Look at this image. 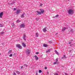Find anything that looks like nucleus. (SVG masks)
<instances>
[{
  "label": "nucleus",
  "instance_id": "49530a36",
  "mask_svg": "<svg viewBox=\"0 0 75 75\" xmlns=\"http://www.w3.org/2000/svg\"><path fill=\"white\" fill-rule=\"evenodd\" d=\"M24 40H25V41L26 40V39H25V38L24 39H23Z\"/></svg>",
  "mask_w": 75,
  "mask_h": 75
},
{
  "label": "nucleus",
  "instance_id": "9d476101",
  "mask_svg": "<svg viewBox=\"0 0 75 75\" xmlns=\"http://www.w3.org/2000/svg\"><path fill=\"white\" fill-rule=\"evenodd\" d=\"M34 57H35V58L36 59V60H38L39 58L38 57H37V55H35L34 56Z\"/></svg>",
  "mask_w": 75,
  "mask_h": 75
},
{
  "label": "nucleus",
  "instance_id": "37998d69",
  "mask_svg": "<svg viewBox=\"0 0 75 75\" xmlns=\"http://www.w3.org/2000/svg\"><path fill=\"white\" fill-rule=\"evenodd\" d=\"M47 74L48 75H49V72H48V71L47 72Z\"/></svg>",
  "mask_w": 75,
  "mask_h": 75
},
{
  "label": "nucleus",
  "instance_id": "09e8293b",
  "mask_svg": "<svg viewBox=\"0 0 75 75\" xmlns=\"http://www.w3.org/2000/svg\"><path fill=\"white\" fill-rule=\"evenodd\" d=\"M49 42H50V43H52V42H51L50 41H49Z\"/></svg>",
  "mask_w": 75,
  "mask_h": 75
},
{
  "label": "nucleus",
  "instance_id": "864d4df0",
  "mask_svg": "<svg viewBox=\"0 0 75 75\" xmlns=\"http://www.w3.org/2000/svg\"><path fill=\"white\" fill-rule=\"evenodd\" d=\"M14 55H16V53H14Z\"/></svg>",
  "mask_w": 75,
  "mask_h": 75
},
{
  "label": "nucleus",
  "instance_id": "4d7b16f0",
  "mask_svg": "<svg viewBox=\"0 0 75 75\" xmlns=\"http://www.w3.org/2000/svg\"><path fill=\"white\" fill-rule=\"evenodd\" d=\"M69 0H68V1H69Z\"/></svg>",
  "mask_w": 75,
  "mask_h": 75
},
{
  "label": "nucleus",
  "instance_id": "7ed1b4c3",
  "mask_svg": "<svg viewBox=\"0 0 75 75\" xmlns=\"http://www.w3.org/2000/svg\"><path fill=\"white\" fill-rule=\"evenodd\" d=\"M16 47L17 48H18L19 49H22V46H20V45L19 44L16 45Z\"/></svg>",
  "mask_w": 75,
  "mask_h": 75
},
{
  "label": "nucleus",
  "instance_id": "de8ad7c7",
  "mask_svg": "<svg viewBox=\"0 0 75 75\" xmlns=\"http://www.w3.org/2000/svg\"><path fill=\"white\" fill-rule=\"evenodd\" d=\"M36 75H38V73H37L36 74Z\"/></svg>",
  "mask_w": 75,
  "mask_h": 75
},
{
  "label": "nucleus",
  "instance_id": "2eb2a0df",
  "mask_svg": "<svg viewBox=\"0 0 75 75\" xmlns=\"http://www.w3.org/2000/svg\"><path fill=\"white\" fill-rule=\"evenodd\" d=\"M73 41V40H70V41L68 42V43L69 44H71L72 43V42Z\"/></svg>",
  "mask_w": 75,
  "mask_h": 75
},
{
  "label": "nucleus",
  "instance_id": "4468645a",
  "mask_svg": "<svg viewBox=\"0 0 75 75\" xmlns=\"http://www.w3.org/2000/svg\"><path fill=\"white\" fill-rule=\"evenodd\" d=\"M55 52L56 53V54H57V55H59V53L58 52H57V50H55Z\"/></svg>",
  "mask_w": 75,
  "mask_h": 75
},
{
  "label": "nucleus",
  "instance_id": "c756f323",
  "mask_svg": "<svg viewBox=\"0 0 75 75\" xmlns=\"http://www.w3.org/2000/svg\"><path fill=\"white\" fill-rule=\"evenodd\" d=\"M9 57H12V56H13V54H10L9 55Z\"/></svg>",
  "mask_w": 75,
  "mask_h": 75
},
{
  "label": "nucleus",
  "instance_id": "a19ab883",
  "mask_svg": "<svg viewBox=\"0 0 75 75\" xmlns=\"http://www.w3.org/2000/svg\"><path fill=\"white\" fill-rule=\"evenodd\" d=\"M21 69H23V66H21Z\"/></svg>",
  "mask_w": 75,
  "mask_h": 75
},
{
  "label": "nucleus",
  "instance_id": "3c124183",
  "mask_svg": "<svg viewBox=\"0 0 75 75\" xmlns=\"http://www.w3.org/2000/svg\"><path fill=\"white\" fill-rule=\"evenodd\" d=\"M71 51H72V50H70V52H71Z\"/></svg>",
  "mask_w": 75,
  "mask_h": 75
},
{
  "label": "nucleus",
  "instance_id": "f704fd0d",
  "mask_svg": "<svg viewBox=\"0 0 75 75\" xmlns=\"http://www.w3.org/2000/svg\"><path fill=\"white\" fill-rule=\"evenodd\" d=\"M56 62H58V58L56 59Z\"/></svg>",
  "mask_w": 75,
  "mask_h": 75
},
{
  "label": "nucleus",
  "instance_id": "9b49d317",
  "mask_svg": "<svg viewBox=\"0 0 75 75\" xmlns=\"http://www.w3.org/2000/svg\"><path fill=\"white\" fill-rule=\"evenodd\" d=\"M25 14V13H24L23 14H22L21 16V18H24V15Z\"/></svg>",
  "mask_w": 75,
  "mask_h": 75
},
{
  "label": "nucleus",
  "instance_id": "393cba45",
  "mask_svg": "<svg viewBox=\"0 0 75 75\" xmlns=\"http://www.w3.org/2000/svg\"><path fill=\"white\" fill-rule=\"evenodd\" d=\"M39 19H40L38 18H36V21H38V20H39Z\"/></svg>",
  "mask_w": 75,
  "mask_h": 75
},
{
  "label": "nucleus",
  "instance_id": "6ab92c4d",
  "mask_svg": "<svg viewBox=\"0 0 75 75\" xmlns=\"http://www.w3.org/2000/svg\"><path fill=\"white\" fill-rule=\"evenodd\" d=\"M59 16L57 14L55 16L53 17V18H57V17H58Z\"/></svg>",
  "mask_w": 75,
  "mask_h": 75
},
{
  "label": "nucleus",
  "instance_id": "b1692460",
  "mask_svg": "<svg viewBox=\"0 0 75 75\" xmlns=\"http://www.w3.org/2000/svg\"><path fill=\"white\" fill-rule=\"evenodd\" d=\"M16 23H20V21L19 20H17V21H16Z\"/></svg>",
  "mask_w": 75,
  "mask_h": 75
},
{
  "label": "nucleus",
  "instance_id": "e433bc0d",
  "mask_svg": "<svg viewBox=\"0 0 75 75\" xmlns=\"http://www.w3.org/2000/svg\"><path fill=\"white\" fill-rule=\"evenodd\" d=\"M0 25H1V26H0L1 27H3V25H2V24H0Z\"/></svg>",
  "mask_w": 75,
  "mask_h": 75
},
{
  "label": "nucleus",
  "instance_id": "1a4fd4ad",
  "mask_svg": "<svg viewBox=\"0 0 75 75\" xmlns=\"http://www.w3.org/2000/svg\"><path fill=\"white\" fill-rule=\"evenodd\" d=\"M20 10H18L16 11V13L17 14H20Z\"/></svg>",
  "mask_w": 75,
  "mask_h": 75
},
{
  "label": "nucleus",
  "instance_id": "ea45409f",
  "mask_svg": "<svg viewBox=\"0 0 75 75\" xmlns=\"http://www.w3.org/2000/svg\"><path fill=\"white\" fill-rule=\"evenodd\" d=\"M45 69H47V67H45Z\"/></svg>",
  "mask_w": 75,
  "mask_h": 75
},
{
  "label": "nucleus",
  "instance_id": "4c0bfd02",
  "mask_svg": "<svg viewBox=\"0 0 75 75\" xmlns=\"http://www.w3.org/2000/svg\"><path fill=\"white\" fill-rule=\"evenodd\" d=\"M54 75H58V74L57 73H55L54 74Z\"/></svg>",
  "mask_w": 75,
  "mask_h": 75
},
{
  "label": "nucleus",
  "instance_id": "5fc2aeb1",
  "mask_svg": "<svg viewBox=\"0 0 75 75\" xmlns=\"http://www.w3.org/2000/svg\"><path fill=\"white\" fill-rule=\"evenodd\" d=\"M1 55V53H0V55Z\"/></svg>",
  "mask_w": 75,
  "mask_h": 75
},
{
  "label": "nucleus",
  "instance_id": "412c9836",
  "mask_svg": "<svg viewBox=\"0 0 75 75\" xmlns=\"http://www.w3.org/2000/svg\"><path fill=\"white\" fill-rule=\"evenodd\" d=\"M16 72L17 74H20V72L18 71H16Z\"/></svg>",
  "mask_w": 75,
  "mask_h": 75
},
{
  "label": "nucleus",
  "instance_id": "a211bd4d",
  "mask_svg": "<svg viewBox=\"0 0 75 75\" xmlns=\"http://www.w3.org/2000/svg\"><path fill=\"white\" fill-rule=\"evenodd\" d=\"M43 47H48V45L45 44L43 45Z\"/></svg>",
  "mask_w": 75,
  "mask_h": 75
},
{
  "label": "nucleus",
  "instance_id": "ddd939ff",
  "mask_svg": "<svg viewBox=\"0 0 75 75\" xmlns=\"http://www.w3.org/2000/svg\"><path fill=\"white\" fill-rule=\"evenodd\" d=\"M66 28H67L66 27H64V28H62V31H65V30H66Z\"/></svg>",
  "mask_w": 75,
  "mask_h": 75
},
{
  "label": "nucleus",
  "instance_id": "6e6d98bb",
  "mask_svg": "<svg viewBox=\"0 0 75 75\" xmlns=\"http://www.w3.org/2000/svg\"><path fill=\"white\" fill-rule=\"evenodd\" d=\"M23 35H25V34L24 33V34H23Z\"/></svg>",
  "mask_w": 75,
  "mask_h": 75
},
{
  "label": "nucleus",
  "instance_id": "7c9ffc66",
  "mask_svg": "<svg viewBox=\"0 0 75 75\" xmlns=\"http://www.w3.org/2000/svg\"><path fill=\"white\" fill-rule=\"evenodd\" d=\"M24 66H25V67H28V65L27 64H24Z\"/></svg>",
  "mask_w": 75,
  "mask_h": 75
},
{
  "label": "nucleus",
  "instance_id": "c85d7f7f",
  "mask_svg": "<svg viewBox=\"0 0 75 75\" xmlns=\"http://www.w3.org/2000/svg\"><path fill=\"white\" fill-rule=\"evenodd\" d=\"M15 2H12L11 4H10H10H11V5H13V4H14V3H15Z\"/></svg>",
  "mask_w": 75,
  "mask_h": 75
},
{
  "label": "nucleus",
  "instance_id": "f3484780",
  "mask_svg": "<svg viewBox=\"0 0 75 75\" xmlns=\"http://www.w3.org/2000/svg\"><path fill=\"white\" fill-rule=\"evenodd\" d=\"M22 45L23 46V47H26V45L24 43H22Z\"/></svg>",
  "mask_w": 75,
  "mask_h": 75
},
{
  "label": "nucleus",
  "instance_id": "a18cd8bd",
  "mask_svg": "<svg viewBox=\"0 0 75 75\" xmlns=\"http://www.w3.org/2000/svg\"><path fill=\"white\" fill-rule=\"evenodd\" d=\"M14 10H16V8H14Z\"/></svg>",
  "mask_w": 75,
  "mask_h": 75
},
{
  "label": "nucleus",
  "instance_id": "8fccbe9b",
  "mask_svg": "<svg viewBox=\"0 0 75 75\" xmlns=\"http://www.w3.org/2000/svg\"><path fill=\"white\" fill-rule=\"evenodd\" d=\"M8 4H10V3H8Z\"/></svg>",
  "mask_w": 75,
  "mask_h": 75
},
{
  "label": "nucleus",
  "instance_id": "f03ea898",
  "mask_svg": "<svg viewBox=\"0 0 75 75\" xmlns=\"http://www.w3.org/2000/svg\"><path fill=\"white\" fill-rule=\"evenodd\" d=\"M25 53L26 55H29L30 54V50L29 49H27L26 50Z\"/></svg>",
  "mask_w": 75,
  "mask_h": 75
},
{
  "label": "nucleus",
  "instance_id": "6e6552de",
  "mask_svg": "<svg viewBox=\"0 0 75 75\" xmlns=\"http://www.w3.org/2000/svg\"><path fill=\"white\" fill-rule=\"evenodd\" d=\"M40 10L41 11L40 12H41V13H42V14H43V13H44L45 10L43 9H40Z\"/></svg>",
  "mask_w": 75,
  "mask_h": 75
},
{
  "label": "nucleus",
  "instance_id": "cd10ccee",
  "mask_svg": "<svg viewBox=\"0 0 75 75\" xmlns=\"http://www.w3.org/2000/svg\"><path fill=\"white\" fill-rule=\"evenodd\" d=\"M12 25L13 26V27H14L15 25H14V23H12Z\"/></svg>",
  "mask_w": 75,
  "mask_h": 75
},
{
  "label": "nucleus",
  "instance_id": "13d9d810",
  "mask_svg": "<svg viewBox=\"0 0 75 75\" xmlns=\"http://www.w3.org/2000/svg\"><path fill=\"white\" fill-rule=\"evenodd\" d=\"M25 66H24V68H25Z\"/></svg>",
  "mask_w": 75,
  "mask_h": 75
},
{
  "label": "nucleus",
  "instance_id": "f8f14e48",
  "mask_svg": "<svg viewBox=\"0 0 75 75\" xmlns=\"http://www.w3.org/2000/svg\"><path fill=\"white\" fill-rule=\"evenodd\" d=\"M65 55H64L63 57L62 58V59H66V58H67V57H66Z\"/></svg>",
  "mask_w": 75,
  "mask_h": 75
},
{
  "label": "nucleus",
  "instance_id": "dca6fc26",
  "mask_svg": "<svg viewBox=\"0 0 75 75\" xmlns=\"http://www.w3.org/2000/svg\"><path fill=\"white\" fill-rule=\"evenodd\" d=\"M56 64H58V62H55L53 63L54 65H55Z\"/></svg>",
  "mask_w": 75,
  "mask_h": 75
},
{
  "label": "nucleus",
  "instance_id": "58836bf2",
  "mask_svg": "<svg viewBox=\"0 0 75 75\" xmlns=\"http://www.w3.org/2000/svg\"><path fill=\"white\" fill-rule=\"evenodd\" d=\"M13 75H16V74L15 72H13Z\"/></svg>",
  "mask_w": 75,
  "mask_h": 75
},
{
  "label": "nucleus",
  "instance_id": "0eeeda50",
  "mask_svg": "<svg viewBox=\"0 0 75 75\" xmlns=\"http://www.w3.org/2000/svg\"><path fill=\"white\" fill-rule=\"evenodd\" d=\"M3 16V12H2L0 13V18H2Z\"/></svg>",
  "mask_w": 75,
  "mask_h": 75
},
{
  "label": "nucleus",
  "instance_id": "5701e85b",
  "mask_svg": "<svg viewBox=\"0 0 75 75\" xmlns=\"http://www.w3.org/2000/svg\"><path fill=\"white\" fill-rule=\"evenodd\" d=\"M51 50L49 49L46 51V52H50Z\"/></svg>",
  "mask_w": 75,
  "mask_h": 75
},
{
  "label": "nucleus",
  "instance_id": "bb28decb",
  "mask_svg": "<svg viewBox=\"0 0 75 75\" xmlns=\"http://www.w3.org/2000/svg\"><path fill=\"white\" fill-rule=\"evenodd\" d=\"M71 33H73V29H71L70 31Z\"/></svg>",
  "mask_w": 75,
  "mask_h": 75
},
{
  "label": "nucleus",
  "instance_id": "20e7f679",
  "mask_svg": "<svg viewBox=\"0 0 75 75\" xmlns=\"http://www.w3.org/2000/svg\"><path fill=\"white\" fill-rule=\"evenodd\" d=\"M20 27L21 28H24L25 27V25L24 24H22L20 25Z\"/></svg>",
  "mask_w": 75,
  "mask_h": 75
},
{
  "label": "nucleus",
  "instance_id": "79ce46f5",
  "mask_svg": "<svg viewBox=\"0 0 75 75\" xmlns=\"http://www.w3.org/2000/svg\"><path fill=\"white\" fill-rule=\"evenodd\" d=\"M73 45V44H71L70 45V46H72Z\"/></svg>",
  "mask_w": 75,
  "mask_h": 75
},
{
  "label": "nucleus",
  "instance_id": "473e14b6",
  "mask_svg": "<svg viewBox=\"0 0 75 75\" xmlns=\"http://www.w3.org/2000/svg\"><path fill=\"white\" fill-rule=\"evenodd\" d=\"M26 37V35H24L23 36V39H24V38H25Z\"/></svg>",
  "mask_w": 75,
  "mask_h": 75
},
{
  "label": "nucleus",
  "instance_id": "603ef678",
  "mask_svg": "<svg viewBox=\"0 0 75 75\" xmlns=\"http://www.w3.org/2000/svg\"><path fill=\"white\" fill-rule=\"evenodd\" d=\"M56 34H57V35L58 34V33H56Z\"/></svg>",
  "mask_w": 75,
  "mask_h": 75
},
{
  "label": "nucleus",
  "instance_id": "39448f33",
  "mask_svg": "<svg viewBox=\"0 0 75 75\" xmlns=\"http://www.w3.org/2000/svg\"><path fill=\"white\" fill-rule=\"evenodd\" d=\"M47 27H45L43 29V32H44V33H45V32H46V31H47Z\"/></svg>",
  "mask_w": 75,
  "mask_h": 75
},
{
  "label": "nucleus",
  "instance_id": "a878e982",
  "mask_svg": "<svg viewBox=\"0 0 75 75\" xmlns=\"http://www.w3.org/2000/svg\"><path fill=\"white\" fill-rule=\"evenodd\" d=\"M41 72H42V71L41 70H40L39 71V73H41Z\"/></svg>",
  "mask_w": 75,
  "mask_h": 75
},
{
  "label": "nucleus",
  "instance_id": "c9c22d12",
  "mask_svg": "<svg viewBox=\"0 0 75 75\" xmlns=\"http://www.w3.org/2000/svg\"><path fill=\"white\" fill-rule=\"evenodd\" d=\"M36 54H39V52H37L35 53Z\"/></svg>",
  "mask_w": 75,
  "mask_h": 75
},
{
  "label": "nucleus",
  "instance_id": "f257e3e1",
  "mask_svg": "<svg viewBox=\"0 0 75 75\" xmlns=\"http://www.w3.org/2000/svg\"><path fill=\"white\" fill-rule=\"evenodd\" d=\"M68 13L69 14H73L74 13V10L71 9H69L68 11Z\"/></svg>",
  "mask_w": 75,
  "mask_h": 75
},
{
  "label": "nucleus",
  "instance_id": "4be33fe9",
  "mask_svg": "<svg viewBox=\"0 0 75 75\" xmlns=\"http://www.w3.org/2000/svg\"><path fill=\"white\" fill-rule=\"evenodd\" d=\"M12 52V50H11L8 52V54H10Z\"/></svg>",
  "mask_w": 75,
  "mask_h": 75
},
{
  "label": "nucleus",
  "instance_id": "72a5a7b5",
  "mask_svg": "<svg viewBox=\"0 0 75 75\" xmlns=\"http://www.w3.org/2000/svg\"><path fill=\"white\" fill-rule=\"evenodd\" d=\"M43 5V4H42V3H41L40 4V7H41V6H42Z\"/></svg>",
  "mask_w": 75,
  "mask_h": 75
},
{
  "label": "nucleus",
  "instance_id": "2f4dec72",
  "mask_svg": "<svg viewBox=\"0 0 75 75\" xmlns=\"http://www.w3.org/2000/svg\"><path fill=\"white\" fill-rule=\"evenodd\" d=\"M4 32H1V34H4Z\"/></svg>",
  "mask_w": 75,
  "mask_h": 75
},
{
  "label": "nucleus",
  "instance_id": "c03bdc74",
  "mask_svg": "<svg viewBox=\"0 0 75 75\" xmlns=\"http://www.w3.org/2000/svg\"><path fill=\"white\" fill-rule=\"evenodd\" d=\"M65 75H68V74L67 73H66L65 74Z\"/></svg>",
  "mask_w": 75,
  "mask_h": 75
},
{
  "label": "nucleus",
  "instance_id": "423d86ee",
  "mask_svg": "<svg viewBox=\"0 0 75 75\" xmlns=\"http://www.w3.org/2000/svg\"><path fill=\"white\" fill-rule=\"evenodd\" d=\"M36 12L38 13V14H37V15H38V14L41 15V14H42V13H41L40 11H36Z\"/></svg>",
  "mask_w": 75,
  "mask_h": 75
},
{
  "label": "nucleus",
  "instance_id": "aec40b11",
  "mask_svg": "<svg viewBox=\"0 0 75 75\" xmlns=\"http://www.w3.org/2000/svg\"><path fill=\"white\" fill-rule=\"evenodd\" d=\"M35 36L37 37H38V33H36Z\"/></svg>",
  "mask_w": 75,
  "mask_h": 75
}]
</instances>
